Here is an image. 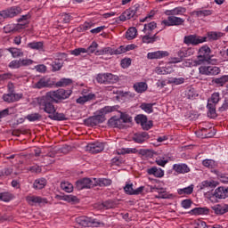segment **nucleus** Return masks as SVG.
<instances>
[{
  "label": "nucleus",
  "instance_id": "nucleus-1",
  "mask_svg": "<svg viewBox=\"0 0 228 228\" xmlns=\"http://www.w3.org/2000/svg\"><path fill=\"white\" fill-rule=\"evenodd\" d=\"M118 110V106H106L102 109H101L99 115L93 116L87 119L88 124L90 126H99V124H102L106 120V117L104 115H107V113H111L113 111H117Z\"/></svg>",
  "mask_w": 228,
  "mask_h": 228
},
{
  "label": "nucleus",
  "instance_id": "nucleus-2",
  "mask_svg": "<svg viewBox=\"0 0 228 228\" xmlns=\"http://www.w3.org/2000/svg\"><path fill=\"white\" fill-rule=\"evenodd\" d=\"M46 94H48V97L55 102V104H60L61 101H65V99H69V97L72 95V90L61 88L55 91H50Z\"/></svg>",
  "mask_w": 228,
  "mask_h": 228
},
{
  "label": "nucleus",
  "instance_id": "nucleus-3",
  "mask_svg": "<svg viewBox=\"0 0 228 228\" xmlns=\"http://www.w3.org/2000/svg\"><path fill=\"white\" fill-rule=\"evenodd\" d=\"M54 100H53L51 97H49V94H46L45 96L42 97V99L39 102V107L40 110H43L45 113H47L48 115H53V113H56V107H54Z\"/></svg>",
  "mask_w": 228,
  "mask_h": 228
},
{
  "label": "nucleus",
  "instance_id": "nucleus-4",
  "mask_svg": "<svg viewBox=\"0 0 228 228\" xmlns=\"http://www.w3.org/2000/svg\"><path fill=\"white\" fill-rule=\"evenodd\" d=\"M220 102V93L212 94L210 99L208 101V117L210 118H216V103Z\"/></svg>",
  "mask_w": 228,
  "mask_h": 228
},
{
  "label": "nucleus",
  "instance_id": "nucleus-5",
  "mask_svg": "<svg viewBox=\"0 0 228 228\" xmlns=\"http://www.w3.org/2000/svg\"><path fill=\"white\" fill-rule=\"evenodd\" d=\"M96 81L101 85H113L118 81V76L111 73L98 74L96 77Z\"/></svg>",
  "mask_w": 228,
  "mask_h": 228
},
{
  "label": "nucleus",
  "instance_id": "nucleus-6",
  "mask_svg": "<svg viewBox=\"0 0 228 228\" xmlns=\"http://www.w3.org/2000/svg\"><path fill=\"white\" fill-rule=\"evenodd\" d=\"M204 42H208V37L189 35L183 37V44L185 45H199V44H204Z\"/></svg>",
  "mask_w": 228,
  "mask_h": 228
},
{
  "label": "nucleus",
  "instance_id": "nucleus-7",
  "mask_svg": "<svg viewBox=\"0 0 228 228\" xmlns=\"http://www.w3.org/2000/svg\"><path fill=\"white\" fill-rule=\"evenodd\" d=\"M95 186V178H81L76 182L77 190H88Z\"/></svg>",
  "mask_w": 228,
  "mask_h": 228
},
{
  "label": "nucleus",
  "instance_id": "nucleus-8",
  "mask_svg": "<svg viewBox=\"0 0 228 228\" xmlns=\"http://www.w3.org/2000/svg\"><path fill=\"white\" fill-rule=\"evenodd\" d=\"M129 122V118L121 116L120 118L114 116L108 120L109 127H118L122 129L124 127V124H127Z\"/></svg>",
  "mask_w": 228,
  "mask_h": 228
},
{
  "label": "nucleus",
  "instance_id": "nucleus-9",
  "mask_svg": "<svg viewBox=\"0 0 228 228\" xmlns=\"http://www.w3.org/2000/svg\"><path fill=\"white\" fill-rule=\"evenodd\" d=\"M199 72L201 76H218L221 70L220 68L216 66L202 65L199 68Z\"/></svg>",
  "mask_w": 228,
  "mask_h": 228
},
{
  "label": "nucleus",
  "instance_id": "nucleus-10",
  "mask_svg": "<svg viewBox=\"0 0 228 228\" xmlns=\"http://www.w3.org/2000/svg\"><path fill=\"white\" fill-rule=\"evenodd\" d=\"M138 5H134L128 9H126L119 17L118 20L121 22H126V20H129L130 19H134L136 13H138Z\"/></svg>",
  "mask_w": 228,
  "mask_h": 228
},
{
  "label": "nucleus",
  "instance_id": "nucleus-11",
  "mask_svg": "<svg viewBox=\"0 0 228 228\" xmlns=\"http://www.w3.org/2000/svg\"><path fill=\"white\" fill-rule=\"evenodd\" d=\"M184 24V19L177 16H167V20L161 21L162 26H183Z\"/></svg>",
  "mask_w": 228,
  "mask_h": 228
},
{
  "label": "nucleus",
  "instance_id": "nucleus-12",
  "mask_svg": "<svg viewBox=\"0 0 228 228\" xmlns=\"http://www.w3.org/2000/svg\"><path fill=\"white\" fill-rule=\"evenodd\" d=\"M77 224L82 227H97L101 223L88 216H80L77 219Z\"/></svg>",
  "mask_w": 228,
  "mask_h": 228
},
{
  "label": "nucleus",
  "instance_id": "nucleus-13",
  "mask_svg": "<svg viewBox=\"0 0 228 228\" xmlns=\"http://www.w3.org/2000/svg\"><path fill=\"white\" fill-rule=\"evenodd\" d=\"M134 120L136 124H140L142 126V129L145 131H149L153 126L152 120H148L147 116L143 114H139L134 118Z\"/></svg>",
  "mask_w": 228,
  "mask_h": 228
},
{
  "label": "nucleus",
  "instance_id": "nucleus-14",
  "mask_svg": "<svg viewBox=\"0 0 228 228\" xmlns=\"http://www.w3.org/2000/svg\"><path fill=\"white\" fill-rule=\"evenodd\" d=\"M86 151H88V152H91V154H99V152H102V151H104V142H89L86 146Z\"/></svg>",
  "mask_w": 228,
  "mask_h": 228
},
{
  "label": "nucleus",
  "instance_id": "nucleus-15",
  "mask_svg": "<svg viewBox=\"0 0 228 228\" xmlns=\"http://www.w3.org/2000/svg\"><path fill=\"white\" fill-rule=\"evenodd\" d=\"M228 198V187L225 188L224 186L217 187L210 196V200H213V199H227Z\"/></svg>",
  "mask_w": 228,
  "mask_h": 228
},
{
  "label": "nucleus",
  "instance_id": "nucleus-16",
  "mask_svg": "<svg viewBox=\"0 0 228 228\" xmlns=\"http://www.w3.org/2000/svg\"><path fill=\"white\" fill-rule=\"evenodd\" d=\"M17 15H19V8L17 7H11L0 12V17H2V19H13V17H17Z\"/></svg>",
  "mask_w": 228,
  "mask_h": 228
},
{
  "label": "nucleus",
  "instance_id": "nucleus-17",
  "mask_svg": "<svg viewBox=\"0 0 228 228\" xmlns=\"http://www.w3.org/2000/svg\"><path fill=\"white\" fill-rule=\"evenodd\" d=\"M144 186H140L137 189L133 188V183H126L124 187L126 195H142L143 193Z\"/></svg>",
  "mask_w": 228,
  "mask_h": 228
},
{
  "label": "nucleus",
  "instance_id": "nucleus-18",
  "mask_svg": "<svg viewBox=\"0 0 228 228\" xmlns=\"http://www.w3.org/2000/svg\"><path fill=\"white\" fill-rule=\"evenodd\" d=\"M20 99H22V94L8 93L3 94V100L4 102H17V101H20Z\"/></svg>",
  "mask_w": 228,
  "mask_h": 228
},
{
  "label": "nucleus",
  "instance_id": "nucleus-19",
  "mask_svg": "<svg viewBox=\"0 0 228 228\" xmlns=\"http://www.w3.org/2000/svg\"><path fill=\"white\" fill-rule=\"evenodd\" d=\"M26 200L30 206H35L36 204H47V199L35 195L27 196Z\"/></svg>",
  "mask_w": 228,
  "mask_h": 228
},
{
  "label": "nucleus",
  "instance_id": "nucleus-20",
  "mask_svg": "<svg viewBox=\"0 0 228 228\" xmlns=\"http://www.w3.org/2000/svg\"><path fill=\"white\" fill-rule=\"evenodd\" d=\"M212 211H214L215 215L218 216H222V215H225L228 213V205L225 203L216 204L211 207Z\"/></svg>",
  "mask_w": 228,
  "mask_h": 228
},
{
  "label": "nucleus",
  "instance_id": "nucleus-21",
  "mask_svg": "<svg viewBox=\"0 0 228 228\" xmlns=\"http://www.w3.org/2000/svg\"><path fill=\"white\" fill-rule=\"evenodd\" d=\"M168 54L167 51L150 52L147 53V58L148 60H161L163 58H167Z\"/></svg>",
  "mask_w": 228,
  "mask_h": 228
},
{
  "label": "nucleus",
  "instance_id": "nucleus-22",
  "mask_svg": "<svg viewBox=\"0 0 228 228\" xmlns=\"http://www.w3.org/2000/svg\"><path fill=\"white\" fill-rule=\"evenodd\" d=\"M157 32L153 36L151 34H145L142 37V44H154L155 42H159L161 40V37L158 36Z\"/></svg>",
  "mask_w": 228,
  "mask_h": 228
},
{
  "label": "nucleus",
  "instance_id": "nucleus-23",
  "mask_svg": "<svg viewBox=\"0 0 228 228\" xmlns=\"http://www.w3.org/2000/svg\"><path fill=\"white\" fill-rule=\"evenodd\" d=\"M172 169L174 170V172H175L176 174H188L190 173V167H188L186 164L184 163H178V164H174Z\"/></svg>",
  "mask_w": 228,
  "mask_h": 228
},
{
  "label": "nucleus",
  "instance_id": "nucleus-24",
  "mask_svg": "<svg viewBox=\"0 0 228 228\" xmlns=\"http://www.w3.org/2000/svg\"><path fill=\"white\" fill-rule=\"evenodd\" d=\"M118 48H111V47H103L101 50H97L95 52V56H103L104 54H110L113 56V54L118 55Z\"/></svg>",
  "mask_w": 228,
  "mask_h": 228
},
{
  "label": "nucleus",
  "instance_id": "nucleus-25",
  "mask_svg": "<svg viewBox=\"0 0 228 228\" xmlns=\"http://www.w3.org/2000/svg\"><path fill=\"white\" fill-rule=\"evenodd\" d=\"M51 86H53V81H51V78L47 77L39 79V81L34 85V87L38 88L39 90L42 88H51Z\"/></svg>",
  "mask_w": 228,
  "mask_h": 228
},
{
  "label": "nucleus",
  "instance_id": "nucleus-26",
  "mask_svg": "<svg viewBox=\"0 0 228 228\" xmlns=\"http://www.w3.org/2000/svg\"><path fill=\"white\" fill-rule=\"evenodd\" d=\"M192 15H196V17H198L199 19L209 17L210 15H213V10L204 9V7H202L201 9L193 11Z\"/></svg>",
  "mask_w": 228,
  "mask_h": 228
},
{
  "label": "nucleus",
  "instance_id": "nucleus-27",
  "mask_svg": "<svg viewBox=\"0 0 228 228\" xmlns=\"http://www.w3.org/2000/svg\"><path fill=\"white\" fill-rule=\"evenodd\" d=\"M148 175H154V177L161 178L165 175V171L160 167H152L146 170Z\"/></svg>",
  "mask_w": 228,
  "mask_h": 228
},
{
  "label": "nucleus",
  "instance_id": "nucleus-28",
  "mask_svg": "<svg viewBox=\"0 0 228 228\" xmlns=\"http://www.w3.org/2000/svg\"><path fill=\"white\" fill-rule=\"evenodd\" d=\"M184 13H186V8L181 6L175 7L172 10H167L165 12V15H172L174 17H175V15H184Z\"/></svg>",
  "mask_w": 228,
  "mask_h": 228
},
{
  "label": "nucleus",
  "instance_id": "nucleus-29",
  "mask_svg": "<svg viewBox=\"0 0 228 228\" xmlns=\"http://www.w3.org/2000/svg\"><path fill=\"white\" fill-rule=\"evenodd\" d=\"M169 161H174V158L168 155H162L156 159L155 163L159 165V167H165Z\"/></svg>",
  "mask_w": 228,
  "mask_h": 228
},
{
  "label": "nucleus",
  "instance_id": "nucleus-30",
  "mask_svg": "<svg viewBox=\"0 0 228 228\" xmlns=\"http://www.w3.org/2000/svg\"><path fill=\"white\" fill-rule=\"evenodd\" d=\"M27 47L32 51H44V42L32 41L27 45Z\"/></svg>",
  "mask_w": 228,
  "mask_h": 228
},
{
  "label": "nucleus",
  "instance_id": "nucleus-31",
  "mask_svg": "<svg viewBox=\"0 0 228 228\" xmlns=\"http://www.w3.org/2000/svg\"><path fill=\"white\" fill-rule=\"evenodd\" d=\"M134 142L135 143H143L146 140H149V134L146 132L135 134L133 137Z\"/></svg>",
  "mask_w": 228,
  "mask_h": 228
},
{
  "label": "nucleus",
  "instance_id": "nucleus-32",
  "mask_svg": "<svg viewBox=\"0 0 228 228\" xmlns=\"http://www.w3.org/2000/svg\"><path fill=\"white\" fill-rule=\"evenodd\" d=\"M158 28V23L156 21H151L150 23L144 24L143 33L144 35H152V31Z\"/></svg>",
  "mask_w": 228,
  "mask_h": 228
},
{
  "label": "nucleus",
  "instance_id": "nucleus-33",
  "mask_svg": "<svg viewBox=\"0 0 228 228\" xmlns=\"http://www.w3.org/2000/svg\"><path fill=\"white\" fill-rule=\"evenodd\" d=\"M95 99V94L90 93L86 95L80 96L76 100L77 104H85L86 102H88V101H94Z\"/></svg>",
  "mask_w": 228,
  "mask_h": 228
},
{
  "label": "nucleus",
  "instance_id": "nucleus-34",
  "mask_svg": "<svg viewBox=\"0 0 228 228\" xmlns=\"http://www.w3.org/2000/svg\"><path fill=\"white\" fill-rule=\"evenodd\" d=\"M147 88H149V86H147V83L145 82H137L134 85V90H135L137 94L147 92Z\"/></svg>",
  "mask_w": 228,
  "mask_h": 228
},
{
  "label": "nucleus",
  "instance_id": "nucleus-35",
  "mask_svg": "<svg viewBox=\"0 0 228 228\" xmlns=\"http://www.w3.org/2000/svg\"><path fill=\"white\" fill-rule=\"evenodd\" d=\"M47 185V180L45 178H38L35 180L33 188L35 190H43Z\"/></svg>",
  "mask_w": 228,
  "mask_h": 228
},
{
  "label": "nucleus",
  "instance_id": "nucleus-36",
  "mask_svg": "<svg viewBox=\"0 0 228 228\" xmlns=\"http://www.w3.org/2000/svg\"><path fill=\"white\" fill-rule=\"evenodd\" d=\"M7 51L12 54V58H22L24 56V52L20 48L10 47Z\"/></svg>",
  "mask_w": 228,
  "mask_h": 228
},
{
  "label": "nucleus",
  "instance_id": "nucleus-37",
  "mask_svg": "<svg viewBox=\"0 0 228 228\" xmlns=\"http://www.w3.org/2000/svg\"><path fill=\"white\" fill-rule=\"evenodd\" d=\"M189 213L190 215H209V208H208V207L195 208Z\"/></svg>",
  "mask_w": 228,
  "mask_h": 228
},
{
  "label": "nucleus",
  "instance_id": "nucleus-38",
  "mask_svg": "<svg viewBox=\"0 0 228 228\" xmlns=\"http://www.w3.org/2000/svg\"><path fill=\"white\" fill-rule=\"evenodd\" d=\"M156 103H147V102H142L140 105L141 110H142V111H144L145 113L151 114V113H154V105Z\"/></svg>",
  "mask_w": 228,
  "mask_h": 228
},
{
  "label": "nucleus",
  "instance_id": "nucleus-39",
  "mask_svg": "<svg viewBox=\"0 0 228 228\" xmlns=\"http://www.w3.org/2000/svg\"><path fill=\"white\" fill-rule=\"evenodd\" d=\"M95 186H111V179L94 178Z\"/></svg>",
  "mask_w": 228,
  "mask_h": 228
},
{
  "label": "nucleus",
  "instance_id": "nucleus-40",
  "mask_svg": "<svg viewBox=\"0 0 228 228\" xmlns=\"http://www.w3.org/2000/svg\"><path fill=\"white\" fill-rule=\"evenodd\" d=\"M199 54H201L202 56H205V58H208L211 61V48L208 45H203L199 50Z\"/></svg>",
  "mask_w": 228,
  "mask_h": 228
},
{
  "label": "nucleus",
  "instance_id": "nucleus-41",
  "mask_svg": "<svg viewBox=\"0 0 228 228\" xmlns=\"http://www.w3.org/2000/svg\"><path fill=\"white\" fill-rule=\"evenodd\" d=\"M213 83L217 86H224L228 83V75H224L221 77L214 78Z\"/></svg>",
  "mask_w": 228,
  "mask_h": 228
},
{
  "label": "nucleus",
  "instance_id": "nucleus-42",
  "mask_svg": "<svg viewBox=\"0 0 228 228\" xmlns=\"http://www.w3.org/2000/svg\"><path fill=\"white\" fill-rule=\"evenodd\" d=\"M202 165L203 167H206V168H210L211 170L218 167V163L214 159H205L202 161Z\"/></svg>",
  "mask_w": 228,
  "mask_h": 228
},
{
  "label": "nucleus",
  "instance_id": "nucleus-43",
  "mask_svg": "<svg viewBox=\"0 0 228 228\" xmlns=\"http://www.w3.org/2000/svg\"><path fill=\"white\" fill-rule=\"evenodd\" d=\"M136 33H138V30L136 28L132 27L127 29L126 32V38L127 40H134V38H136Z\"/></svg>",
  "mask_w": 228,
  "mask_h": 228
},
{
  "label": "nucleus",
  "instance_id": "nucleus-44",
  "mask_svg": "<svg viewBox=\"0 0 228 228\" xmlns=\"http://www.w3.org/2000/svg\"><path fill=\"white\" fill-rule=\"evenodd\" d=\"M52 70L53 72H57V70H61V67H63V61L60 59H55L52 64Z\"/></svg>",
  "mask_w": 228,
  "mask_h": 228
},
{
  "label": "nucleus",
  "instance_id": "nucleus-45",
  "mask_svg": "<svg viewBox=\"0 0 228 228\" xmlns=\"http://www.w3.org/2000/svg\"><path fill=\"white\" fill-rule=\"evenodd\" d=\"M61 188L63 191H66V193H72V191H74V185L69 182H61Z\"/></svg>",
  "mask_w": 228,
  "mask_h": 228
},
{
  "label": "nucleus",
  "instance_id": "nucleus-46",
  "mask_svg": "<svg viewBox=\"0 0 228 228\" xmlns=\"http://www.w3.org/2000/svg\"><path fill=\"white\" fill-rule=\"evenodd\" d=\"M55 199L57 200H66L67 202H76V200H77V198L72 195L63 196V195L57 194L55 195Z\"/></svg>",
  "mask_w": 228,
  "mask_h": 228
},
{
  "label": "nucleus",
  "instance_id": "nucleus-47",
  "mask_svg": "<svg viewBox=\"0 0 228 228\" xmlns=\"http://www.w3.org/2000/svg\"><path fill=\"white\" fill-rule=\"evenodd\" d=\"M177 191L178 195H191L193 193V184L183 189H178Z\"/></svg>",
  "mask_w": 228,
  "mask_h": 228
},
{
  "label": "nucleus",
  "instance_id": "nucleus-48",
  "mask_svg": "<svg viewBox=\"0 0 228 228\" xmlns=\"http://www.w3.org/2000/svg\"><path fill=\"white\" fill-rule=\"evenodd\" d=\"M177 58L173 59V63H181V61H183V60H184V58H186V53L184 52V48H181L178 52H177Z\"/></svg>",
  "mask_w": 228,
  "mask_h": 228
},
{
  "label": "nucleus",
  "instance_id": "nucleus-49",
  "mask_svg": "<svg viewBox=\"0 0 228 228\" xmlns=\"http://www.w3.org/2000/svg\"><path fill=\"white\" fill-rule=\"evenodd\" d=\"M48 117L49 118H51V120H57V121L67 120L65 114L56 112V110L54 113H53V115H49Z\"/></svg>",
  "mask_w": 228,
  "mask_h": 228
},
{
  "label": "nucleus",
  "instance_id": "nucleus-50",
  "mask_svg": "<svg viewBox=\"0 0 228 228\" xmlns=\"http://www.w3.org/2000/svg\"><path fill=\"white\" fill-rule=\"evenodd\" d=\"M134 47H135L134 45H127L126 46L120 45L118 48L117 53H118V54H124V53H127V51H133V49H134Z\"/></svg>",
  "mask_w": 228,
  "mask_h": 228
},
{
  "label": "nucleus",
  "instance_id": "nucleus-51",
  "mask_svg": "<svg viewBox=\"0 0 228 228\" xmlns=\"http://www.w3.org/2000/svg\"><path fill=\"white\" fill-rule=\"evenodd\" d=\"M56 86L63 87V86H69L72 85V79L70 78H61L60 81L56 82Z\"/></svg>",
  "mask_w": 228,
  "mask_h": 228
},
{
  "label": "nucleus",
  "instance_id": "nucleus-52",
  "mask_svg": "<svg viewBox=\"0 0 228 228\" xmlns=\"http://www.w3.org/2000/svg\"><path fill=\"white\" fill-rule=\"evenodd\" d=\"M13 199V194L10 192H1L0 193V200L3 202H10Z\"/></svg>",
  "mask_w": 228,
  "mask_h": 228
},
{
  "label": "nucleus",
  "instance_id": "nucleus-53",
  "mask_svg": "<svg viewBox=\"0 0 228 228\" xmlns=\"http://www.w3.org/2000/svg\"><path fill=\"white\" fill-rule=\"evenodd\" d=\"M205 61H211L210 59L205 57L204 55L199 53L197 59L194 61V65H202Z\"/></svg>",
  "mask_w": 228,
  "mask_h": 228
},
{
  "label": "nucleus",
  "instance_id": "nucleus-54",
  "mask_svg": "<svg viewBox=\"0 0 228 228\" xmlns=\"http://www.w3.org/2000/svg\"><path fill=\"white\" fill-rule=\"evenodd\" d=\"M138 150L136 148H124L122 150H118V154H136Z\"/></svg>",
  "mask_w": 228,
  "mask_h": 228
},
{
  "label": "nucleus",
  "instance_id": "nucleus-55",
  "mask_svg": "<svg viewBox=\"0 0 228 228\" xmlns=\"http://www.w3.org/2000/svg\"><path fill=\"white\" fill-rule=\"evenodd\" d=\"M207 37L208 40H218V38H221L222 33L211 31L207 34Z\"/></svg>",
  "mask_w": 228,
  "mask_h": 228
},
{
  "label": "nucleus",
  "instance_id": "nucleus-56",
  "mask_svg": "<svg viewBox=\"0 0 228 228\" xmlns=\"http://www.w3.org/2000/svg\"><path fill=\"white\" fill-rule=\"evenodd\" d=\"M86 53H88L86 48H76L70 51V54H72V56H79L81 54H86Z\"/></svg>",
  "mask_w": 228,
  "mask_h": 228
},
{
  "label": "nucleus",
  "instance_id": "nucleus-57",
  "mask_svg": "<svg viewBox=\"0 0 228 228\" xmlns=\"http://www.w3.org/2000/svg\"><path fill=\"white\" fill-rule=\"evenodd\" d=\"M13 169L11 167H5L0 170V177L4 179V177H8V175H12Z\"/></svg>",
  "mask_w": 228,
  "mask_h": 228
},
{
  "label": "nucleus",
  "instance_id": "nucleus-58",
  "mask_svg": "<svg viewBox=\"0 0 228 228\" xmlns=\"http://www.w3.org/2000/svg\"><path fill=\"white\" fill-rule=\"evenodd\" d=\"M27 120H28V122H37V120H40V118H42V116L38 113H33V114H28L26 117Z\"/></svg>",
  "mask_w": 228,
  "mask_h": 228
},
{
  "label": "nucleus",
  "instance_id": "nucleus-59",
  "mask_svg": "<svg viewBox=\"0 0 228 228\" xmlns=\"http://www.w3.org/2000/svg\"><path fill=\"white\" fill-rule=\"evenodd\" d=\"M97 47H99V44H97V42L94 41L92 42V44L88 46V48L86 49L87 53H89V54H94V53H97Z\"/></svg>",
  "mask_w": 228,
  "mask_h": 228
},
{
  "label": "nucleus",
  "instance_id": "nucleus-60",
  "mask_svg": "<svg viewBox=\"0 0 228 228\" xmlns=\"http://www.w3.org/2000/svg\"><path fill=\"white\" fill-rule=\"evenodd\" d=\"M9 69H20L21 63L20 59V60H13L8 64Z\"/></svg>",
  "mask_w": 228,
  "mask_h": 228
},
{
  "label": "nucleus",
  "instance_id": "nucleus-61",
  "mask_svg": "<svg viewBox=\"0 0 228 228\" xmlns=\"http://www.w3.org/2000/svg\"><path fill=\"white\" fill-rule=\"evenodd\" d=\"M185 94H186L187 99H195L197 93L195 92V88L189 87V88H187Z\"/></svg>",
  "mask_w": 228,
  "mask_h": 228
},
{
  "label": "nucleus",
  "instance_id": "nucleus-62",
  "mask_svg": "<svg viewBox=\"0 0 228 228\" xmlns=\"http://www.w3.org/2000/svg\"><path fill=\"white\" fill-rule=\"evenodd\" d=\"M184 77H171L169 83L171 85H183L184 83Z\"/></svg>",
  "mask_w": 228,
  "mask_h": 228
},
{
  "label": "nucleus",
  "instance_id": "nucleus-63",
  "mask_svg": "<svg viewBox=\"0 0 228 228\" xmlns=\"http://www.w3.org/2000/svg\"><path fill=\"white\" fill-rule=\"evenodd\" d=\"M13 31H17V26H15V24H8L4 27V32L6 34L13 33Z\"/></svg>",
  "mask_w": 228,
  "mask_h": 228
},
{
  "label": "nucleus",
  "instance_id": "nucleus-64",
  "mask_svg": "<svg viewBox=\"0 0 228 228\" xmlns=\"http://www.w3.org/2000/svg\"><path fill=\"white\" fill-rule=\"evenodd\" d=\"M195 228H207L208 224L202 220H197L194 223Z\"/></svg>",
  "mask_w": 228,
  "mask_h": 228
}]
</instances>
